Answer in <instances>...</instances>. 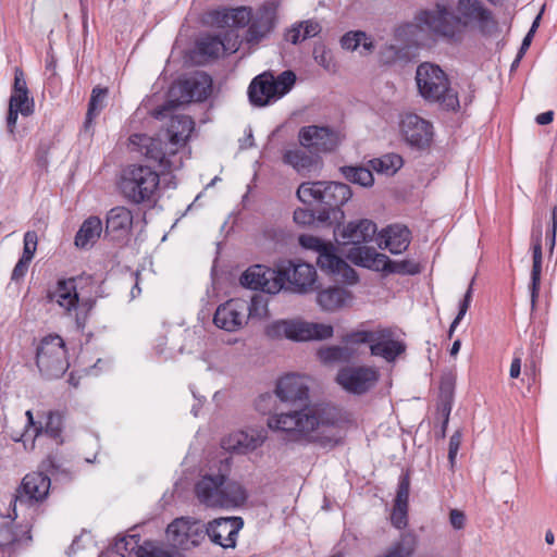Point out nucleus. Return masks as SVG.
<instances>
[{
  "label": "nucleus",
  "mask_w": 557,
  "mask_h": 557,
  "mask_svg": "<svg viewBox=\"0 0 557 557\" xmlns=\"http://www.w3.org/2000/svg\"><path fill=\"white\" fill-rule=\"evenodd\" d=\"M344 349L339 346H331L319 351V357L323 362H334L342 359Z\"/></svg>",
  "instance_id": "680f3d73"
},
{
  "label": "nucleus",
  "mask_w": 557,
  "mask_h": 557,
  "mask_svg": "<svg viewBox=\"0 0 557 557\" xmlns=\"http://www.w3.org/2000/svg\"><path fill=\"white\" fill-rule=\"evenodd\" d=\"M194 129L193 120L183 114H175L171 117L164 134L169 143L163 149V141L160 137H152L146 134H134L129 137V148L146 158L153 160L164 171L180 170L184 164V146Z\"/></svg>",
  "instance_id": "7ed1b4c3"
},
{
  "label": "nucleus",
  "mask_w": 557,
  "mask_h": 557,
  "mask_svg": "<svg viewBox=\"0 0 557 557\" xmlns=\"http://www.w3.org/2000/svg\"><path fill=\"white\" fill-rule=\"evenodd\" d=\"M471 298H472V287L470 285L468 290H467V293L465 294L463 300L459 305L458 314L454 319V321H453V323L450 325V329H449V334L450 335L454 332V330L456 329V326L460 323L462 318L466 315L467 310L469 309V306H470V302H471Z\"/></svg>",
  "instance_id": "13d9d810"
},
{
  "label": "nucleus",
  "mask_w": 557,
  "mask_h": 557,
  "mask_svg": "<svg viewBox=\"0 0 557 557\" xmlns=\"http://www.w3.org/2000/svg\"><path fill=\"white\" fill-rule=\"evenodd\" d=\"M391 521L395 528L404 529L408 523V505L394 504Z\"/></svg>",
  "instance_id": "5fc2aeb1"
},
{
  "label": "nucleus",
  "mask_w": 557,
  "mask_h": 557,
  "mask_svg": "<svg viewBox=\"0 0 557 557\" xmlns=\"http://www.w3.org/2000/svg\"><path fill=\"white\" fill-rule=\"evenodd\" d=\"M205 537V524L191 517L176 518L165 530V540L169 546L181 550L199 546Z\"/></svg>",
  "instance_id": "f8f14e48"
},
{
  "label": "nucleus",
  "mask_w": 557,
  "mask_h": 557,
  "mask_svg": "<svg viewBox=\"0 0 557 557\" xmlns=\"http://www.w3.org/2000/svg\"><path fill=\"white\" fill-rule=\"evenodd\" d=\"M466 515L458 509H451L449 512V522L455 530H461L466 525Z\"/></svg>",
  "instance_id": "338daca9"
},
{
  "label": "nucleus",
  "mask_w": 557,
  "mask_h": 557,
  "mask_svg": "<svg viewBox=\"0 0 557 557\" xmlns=\"http://www.w3.org/2000/svg\"><path fill=\"white\" fill-rule=\"evenodd\" d=\"M471 298H472V287L470 285L468 290H467V293L465 294L463 300L459 305L458 314L454 319V321H453V323L450 325V329H449V334L450 335L454 332V330L456 329V326L460 323L462 318L466 315L467 310L469 309V306H470V302H471Z\"/></svg>",
  "instance_id": "bf43d9fd"
},
{
  "label": "nucleus",
  "mask_w": 557,
  "mask_h": 557,
  "mask_svg": "<svg viewBox=\"0 0 557 557\" xmlns=\"http://www.w3.org/2000/svg\"><path fill=\"white\" fill-rule=\"evenodd\" d=\"M75 281V289L79 296V305L90 308L98 296L99 286L91 275H81L73 277Z\"/></svg>",
  "instance_id": "58836bf2"
},
{
  "label": "nucleus",
  "mask_w": 557,
  "mask_h": 557,
  "mask_svg": "<svg viewBox=\"0 0 557 557\" xmlns=\"http://www.w3.org/2000/svg\"><path fill=\"white\" fill-rule=\"evenodd\" d=\"M380 380L377 368L371 366H345L336 375V383L348 394L363 395L375 387Z\"/></svg>",
  "instance_id": "ddd939ff"
},
{
  "label": "nucleus",
  "mask_w": 557,
  "mask_h": 557,
  "mask_svg": "<svg viewBox=\"0 0 557 557\" xmlns=\"http://www.w3.org/2000/svg\"><path fill=\"white\" fill-rule=\"evenodd\" d=\"M230 471V460L224 458L199 476L195 484V495L200 504L210 508L231 509L246 503L247 490L240 482L228 479Z\"/></svg>",
  "instance_id": "20e7f679"
},
{
  "label": "nucleus",
  "mask_w": 557,
  "mask_h": 557,
  "mask_svg": "<svg viewBox=\"0 0 557 557\" xmlns=\"http://www.w3.org/2000/svg\"><path fill=\"white\" fill-rule=\"evenodd\" d=\"M406 350V344L398 339L388 327H376V335L371 346V355L394 362Z\"/></svg>",
  "instance_id": "a878e982"
},
{
  "label": "nucleus",
  "mask_w": 557,
  "mask_h": 557,
  "mask_svg": "<svg viewBox=\"0 0 557 557\" xmlns=\"http://www.w3.org/2000/svg\"><path fill=\"white\" fill-rule=\"evenodd\" d=\"M244 521L240 517L218 518L205 525L210 541L223 548H234Z\"/></svg>",
  "instance_id": "6ab92c4d"
},
{
  "label": "nucleus",
  "mask_w": 557,
  "mask_h": 557,
  "mask_svg": "<svg viewBox=\"0 0 557 557\" xmlns=\"http://www.w3.org/2000/svg\"><path fill=\"white\" fill-rule=\"evenodd\" d=\"M556 230H557V206H555L552 210L550 224L548 225V227L545 232V242H546V246L548 247L550 253H553L555 244H556Z\"/></svg>",
  "instance_id": "4d7b16f0"
},
{
  "label": "nucleus",
  "mask_w": 557,
  "mask_h": 557,
  "mask_svg": "<svg viewBox=\"0 0 557 557\" xmlns=\"http://www.w3.org/2000/svg\"><path fill=\"white\" fill-rule=\"evenodd\" d=\"M108 90L96 87L92 89L88 111L86 115L85 127H89L95 116H97L104 107Z\"/></svg>",
  "instance_id": "49530a36"
},
{
  "label": "nucleus",
  "mask_w": 557,
  "mask_h": 557,
  "mask_svg": "<svg viewBox=\"0 0 557 557\" xmlns=\"http://www.w3.org/2000/svg\"><path fill=\"white\" fill-rule=\"evenodd\" d=\"M410 482L407 475L400 478L395 504L408 505Z\"/></svg>",
  "instance_id": "e2e57ef3"
},
{
  "label": "nucleus",
  "mask_w": 557,
  "mask_h": 557,
  "mask_svg": "<svg viewBox=\"0 0 557 557\" xmlns=\"http://www.w3.org/2000/svg\"><path fill=\"white\" fill-rule=\"evenodd\" d=\"M30 541L32 536L26 528H15L8 522L0 524V557H14Z\"/></svg>",
  "instance_id": "bb28decb"
},
{
  "label": "nucleus",
  "mask_w": 557,
  "mask_h": 557,
  "mask_svg": "<svg viewBox=\"0 0 557 557\" xmlns=\"http://www.w3.org/2000/svg\"><path fill=\"white\" fill-rule=\"evenodd\" d=\"M315 301L322 311L333 313L350 306L354 295L344 286L333 285L319 290Z\"/></svg>",
  "instance_id": "c85d7f7f"
},
{
  "label": "nucleus",
  "mask_w": 557,
  "mask_h": 557,
  "mask_svg": "<svg viewBox=\"0 0 557 557\" xmlns=\"http://www.w3.org/2000/svg\"><path fill=\"white\" fill-rule=\"evenodd\" d=\"M298 141L302 148L318 156L334 151L341 143V136L330 127L309 125L299 129Z\"/></svg>",
  "instance_id": "dca6fc26"
},
{
  "label": "nucleus",
  "mask_w": 557,
  "mask_h": 557,
  "mask_svg": "<svg viewBox=\"0 0 557 557\" xmlns=\"http://www.w3.org/2000/svg\"><path fill=\"white\" fill-rule=\"evenodd\" d=\"M295 82L296 75L292 71H284L276 77L270 73L260 74L249 86V99L255 106L270 104L286 95Z\"/></svg>",
  "instance_id": "9d476101"
},
{
  "label": "nucleus",
  "mask_w": 557,
  "mask_h": 557,
  "mask_svg": "<svg viewBox=\"0 0 557 557\" xmlns=\"http://www.w3.org/2000/svg\"><path fill=\"white\" fill-rule=\"evenodd\" d=\"M211 90V77L205 72H196L190 77L172 87L171 96L175 97L176 91H180L181 96L176 99L180 103L202 101L209 97Z\"/></svg>",
  "instance_id": "412c9836"
},
{
  "label": "nucleus",
  "mask_w": 557,
  "mask_h": 557,
  "mask_svg": "<svg viewBox=\"0 0 557 557\" xmlns=\"http://www.w3.org/2000/svg\"><path fill=\"white\" fill-rule=\"evenodd\" d=\"M264 334L273 341L287 339L295 343L329 339L334 327L324 322L308 321L301 317L277 319L267 324Z\"/></svg>",
  "instance_id": "6e6552de"
},
{
  "label": "nucleus",
  "mask_w": 557,
  "mask_h": 557,
  "mask_svg": "<svg viewBox=\"0 0 557 557\" xmlns=\"http://www.w3.org/2000/svg\"><path fill=\"white\" fill-rule=\"evenodd\" d=\"M268 426L287 434L296 442H317L321 445L338 441L337 412L329 406H314L301 411L271 416Z\"/></svg>",
  "instance_id": "f03ea898"
},
{
  "label": "nucleus",
  "mask_w": 557,
  "mask_h": 557,
  "mask_svg": "<svg viewBox=\"0 0 557 557\" xmlns=\"http://www.w3.org/2000/svg\"><path fill=\"white\" fill-rule=\"evenodd\" d=\"M265 440L263 431L256 429L240 430L231 433L222 441L226 450L246 454L260 447Z\"/></svg>",
  "instance_id": "2f4dec72"
},
{
  "label": "nucleus",
  "mask_w": 557,
  "mask_h": 557,
  "mask_svg": "<svg viewBox=\"0 0 557 557\" xmlns=\"http://www.w3.org/2000/svg\"><path fill=\"white\" fill-rule=\"evenodd\" d=\"M403 164V158L396 153H387L370 161L373 171L387 176L394 175Z\"/></svg>",
  "instance_id": "a19ab883"
},
{
  "label": "nucleus",
  "mask_w": 557,
  "mask_h": 557,
  "mask_svg": "<svg viewBox=\"0 0 557 557\" xmlns=\"http://www.w3.org/2000/svg\"><path fill=\"white\" fill-rule=\"evenodd\" d=\"M208 17L211 25L220 28L244 27L249 24L246 40L253 45L264 38L274 27L275 7L264 4L255 14L246 7L222 8L211 11Z\"/></svg>",
  "instance_id": "39448f33"
},
{
  "label": "nucleus",
  "mask_w": 557,
  "mask_h": 557,
  "mask_svg": "<svg viewBox=\"0 0 557 557\" xmlns=\"http://www.w3.org/2000/svg\"><path fill=\"white\" fill-rule=\"evenodd\" d=\"M342 47L346 50L362 49L363 53H369L373 49L372 39L363 32H350L342 37Z\"/></svg>",
  "instance_id": "37998d69"
},
{
  "label": "nucleus",
  "mask_w": 557,
  "mask_h": 557,
  "mask_svg": "<svg viewBox=\"0 0 557 557\" xmlns=\"http://www.w3.org/2000/svg\"><path fill=\"white\" fill-rule=\"evenodd\" d=\"M321 32L318 22L308 20L293 25L286 33L285 38L293 45H297L308 38L317 36Z\"/></svg>",
  "instance_id": "ea45409f"
},
{
  "label": "nucleus",
  "mask_w": 557,
  "mask_h": 557,
  "mask_svg": "<svg viewBox=\"0 0 557 557\" xmlns=\"http://www.w3.org/2000/svg\"><path fill=\"white\" fill-rule=\"evenodd\" d=\"M103 231L100 218L91 215L87 218L77 231L74 244L77 248L88 249L100 238Z\"/></svg>",
  "instance_id": "e433bc0d"
},
{
  "label": "nucleus",
  "mask_w": 557,
  "mask_h": 557,
  "mask_svg": "<svg viewBox=\"0 0 557 557\" xmlns=\"http://www.w3.org/2000/svg\"><path fill=\"white\" fill-rule=\"evenodd\" d=\"M247 320L260 321L269 315L268 299L262 295H255L247 300Z\"/></svg>",
  "instance_id": "a18cd8bd"
},
{
  "label": "nucleus",
  "mask_w": 557,
  "mask_h": 557,
  "mask_svg": "<svg viewBox=\"0 0 557 557\" xmlns=\"http://www.w3.org/2000/svg\"><path fill=\"white\" fill-rule=\"evenodd\" d=\"M400 54V50L394 45H386L380 51V60L383 63L389 64L395 62Z\"/></svg>",
  "instance_id": "69168bd1"
},
{
  "label": "nucleus",
  "mask_w": 557,
  "mask_h": 557,
  "mask_svg": "<svg viewBox=\"0 0 557 557\" xmlns=\"http://www.w3.org/2000/svg\"><path fill=\"white\" fill-rule=\"evenodd\" d=\"M9 106L20 111L23 116H29L35 111V101L32 97H29V91L12 92L10 96Z\"/></svg>",
  "instance_id": "de8ad7c7"
},
{
  "label": "nucleus",
  "mask_w": 557,
  "mask_h": 557,
  "mask_svg": "<svg viewBox=\"0 0 557 557\" xmlns=\"http://www.w3.org/2000/svg\"><path fill=\"white\" fill-rule=\"evenodd\" d=\"M387 262L388 264L383 269V272L386 273L414 275L421 271L419 263L413 260L393 261L387 257Z\"/></svg>",
  "instance_id": "8fccbe9b"
},
{
  "label": "nucleus",
  "mask_w": 557,
  "mask_h": 557,
  "mask_svg": "<svg viewBox=\"0 0 557 557\" xmlns=\"http://www.w3.org/2000/svg\"><path fill=\"white\" fill-rule=\"evenodd\" d=\"M347 258L356 265L373 271H382L388 264L387 256L364 245L352 246L347 251Z\"/></svg>",
  "instance_id": "f704fd0d"
},
{
  "label": "nucleus",
  "mask_w": 557,
  "mask_h": 557,
  "mask_svg": "<svg viewBox=\"0 0 557 557\" xmlns=\"http://www.w3.org/2000/svg\"><path fill=\"white\" fill-rule=\"evenodd\" d=\"M324 182H305L297 189V198L307 205L321 203Z\"/></svg>",
  "instance_id": "79ce46f5"
},
{
  "label": "nucleus",
  "mask_w": 557,
  "mask_h": 557,
  "mask_svg": "<svg viewBox=\"0 0 557 557\" xmlns=\"http://www.w3.org/2000/svg\"><path fill=\"white\" fill-rule=\"evenodd\" d=\"M453 393L454 385L449 381H444L441 384V403L438 404V414L445 419V424H448L449 416L453 407Z\"/></svg>",
  "instance_id": "09e8293b"
},
{
  "label": "nucleus",
  "mask_w": 557,
  "mask_h": 557,
  "mask_svg": "<svg viewBox=\"0 0 557 557\" xmlns=\"http://www.w3.org/2000/svg\"><path fill=\"white\" fill-rule=\"evenodd\" d=\"M247 309L246 299H230L216 308L213 322L219 329L226 332H236L248 323Z\"/></svg>",
  "instance_id": "a211bd4d"
},
{
  "label": "nucleus",
  "mask_w": 557,
  "mask_h": 557,
  "mask_svg": "<svg viewBox=\"0 0 557 557\" xmlns=\"http://www.w3.org/2000/svg\"><path fill=\"white\" fill-rule=\"evenodd\" d=\"M461 441H462V433L459 430L456 431L450 436L449 445H448V460H449V463H450L451 468L455 465V460H456L458 450L460 448Z\"/></svg>",
  "instance_id": "052dcab7"
},
{
  "label": "nucleus",
  "mask_w": 557,
  "mask_h": 557,
  "mask_svg": "<svg viewBox=\"0 0 557 557\" xmlns=\"http://www.w3.org/2000/svg\"><path fill=\"white\" fill-rule=\"evenodd\" d=\"M36 363L41 374L48 379L63 375L69 368L63 338L59 335L45 336L37 347Z\"/></svg>",
  "instance_id": "9b49d317"
},
{
  "label": "nucleus",
  "mask_w": 557,
  "mask_h": 557,
  "mask_svg": "<svg viewBox=\"0 0 557 557\" xmlns=\"http://www.w3.org/2000/svg\"><path fill=\"white\" fill-rule=\"evenodd\" d=\"M201 364L205 366V370L209 372L220 373L222 371L220 356L214 350H206L200 357Z\"/></svg>",
  "instance_id": "864d4df0"
},
{
  "label": "nucleus",
  "mask_w": 557,
  "mask_h": 557,
  "mask_svg": "<svg viewBox=\"0 0 557 557\" xmlns=\"http://www.w3.org/2000/svg\"><path fill=\"white\" fill-rule=\"evenodd\" d=\"M239 42V36L234 30L225 33L223 38L220 36L203 35L196 42V52L203 58H218L225 52H236Z\"/></svg>",
  "instance_id": "393cba45"
},
{
  "label": "nucleus",
  "mask_w": 557,
  "mask_h": 557,
  "mask_svg": "<svg viewBox=\"0 0 557 557\" xmlns=\"http://www.w3.org/2000/svg\"><path fill=\"white\" fill-rule=\"evenodd\" d=\"M73 277L59 280L55 286L48 292L49 301L58 305L65 313L71 314L79 305V296L75 289Z\"/></svg>",
  "instance_id": "473e14b6"
},
{
  "label": "nucleus",
  "mask_w": 557,
  "mask_h": 557,
  "mask_svg": "<svg viewBox=\"0 0 557 557\" xmlns=\"http://www.w3.org/2000/svg\"><path fill=\"white\" fill-rule=\"evenodd\" d=\"M240 284L251 289H260L275 295L283 288V278L278 268L271 269L262 264H255L242 274Z\"/></svg>",
  "instance_id": "f3484780"
},
{
  "label": "nucleus",
  "mask_w": 557,
  "mask_h": 557,
  "mask_svg": "<svg viewBox=\"0 0 557 557\" xmlns=\"http://www.w3.org/2000/svg\"><path fill=\"white\" fill-rule=\"evenodd\" d=\"M377 227L369 219L351 221L334 230V236L339 245L359 246L369 243L376 234Z\"/></svg>",
  "instance_id": "b1692460"
},
{
  "label": "nucleus",
  "mask_w": 557,
  "mask_h": 557,
  "mask_svg": "<svg viewBox=\"0 0 557 557\" xmlns=\"http://www.w3.org/2000/svg\"><path fill=\"white\" fill-rule=\"evenodd\" d=\"M30 261H25L24 259H21L15 264L13 271H12V280L18 281L23 278L28 270Z\"/></svg>",
  "instance_id": "774afa93"
},
{
  "label": "nucleus",
  "mask_w": 557,
  "mask_h": 557,
  "mask_svg": "<svg viewBox=\"0 0 557 557\" xmlns=\"http://www.w3.org/2000/svg\"><path fill=\"white\" fill-rule=\"evenodd\" d=\"M133 226V212L123 206L114 207L107 213L106 231L113 239L129 235Z\"/></svg>",
  "instance_id": "72a5a7b5"
},
{
  "label": "nucleus",
  "mask_w": 557,
  "mask_h": 557,
  "mask_svg": "<svg viewBox=\"0 0 557 557\" xmlns=\"http://www.w3.org/2000/svg\"><path fill=\"white\" fill-rule=\"evenodd\" d=\"M497 27L494 12L482 0H456L453 7L436 1L419 9L411 22L395 29V38L408 45H423L428 38H440L458 44L470 32L491 34Z\"/></svg>",
  "instance_id": "f257e3e1"
},
{
  "label": "nucleus",
  "mask_w": 557,
  "mask_h": 557,
  "mask_svg": "<svg viewBox=\"0 0 557 557\" xmlns=\"http://www.w3.org/2000/svg\"><path fill=\"white\" fill-rule=\"evenodd\" d=\"M399 128L404 139L412 147L424 148L433 137L431 123L414 113L403 114Z\"/></svg>",
  "instance_id": "aec40b11"
},
{
  "label": "nucleus",
  "mask_w": 557,
  "mask_h": 557,
  "mask_svg": "<svg viewBox=\"0 0 557 557\" xmlns=\"http://www.w3.org/2000/svg\"><path fill=\"white\" fill-rule=\"evenodd\" d=\"M299 244L305 249L312 250L318 255L317 263L321 270L339 275L348 284L357 283V272L336 255L332 243L313 235H301Z\"/></svg>",
  "instance_id": "1a4fd4ad"
},
{
  "label": "nucleus",
  "mask_w": 557,
  "mask_h": 557,
  "mask_svg": "<svg viewBox=\"0 0 557 557\" xmlns=\"http://www.w3.org/2000/svg\"><path fill=\"white\" fill-rule=\"evenodd\" d=\"M419 95L430 103L444 110L456 111L459 108L458 92L450 86L447 74L436 64L421 63L416 71Z\"/></svg>",
  "instance_id": "423d86ee"
},
{
  "label": "nucleus",
  "mask_w": 557,
  "mask_h": 557,
  "mask_svg": "<svg viewBox=\"0 0 557 557\" xmlns=\"http://www.w3.org/2000/svg\"><path fill=\"white\" fill-rule=\"evenodd\" d=\"M308 380L306 376L288 373L277 380L275 395L283 403L295 404L308 398Z\"/></svg>",
  "instance_id": "cd10ccee"
},
{
  "label": "nucleus",
  "mask_w": 557,
  "mask_h": 557,
  "mask_svg": "<svg viewBox=\"0 0 557 557\" xmlns=\"http://www.w3.org/2000/svg\"><path fill=\"white\" fill-rule=\"evenodd\" d=\"M542 239H543V225H542V222L539 221L533 224L532 234H531L533 264H532V271H531L530 293H531L532 308H534L536 305L540 285H541L542 260H543Z\"/></svg>",
  "instance_id": "7c9ffc66"
},
{
  "label": "nucleus",
  "mask_w": 557,
  "mask_h": 557,
  "mask_svg": "<svg viewBox=\"0 0 557 557\" xmlns=\"http://www.w3.org/2000/svg\"><path fill=\"white\" fill-rule=\"evenodd\" d=\"M25 416L26 424L24 426V431L22 433L11 434L13 441H23L25 446L27 441H30V448H34L35 441L41 436L50 437L57 445L63 443V438L61 436L63 419L59 412H50L47 416L45 426L41 424L37 425V423L34 421L33 412L30 410H27Z\"/></svg>",
  "instance_id": "4468645a"
},
{
  "label": "nucleus",
  "mask_w": 557,
  "mask_h": 557,
  "mask_svg": "<svg viewBox=\"0 0 557 557\" xmlns=\"http://www.w3.org/2000/svg\"><path fill=\"white\" fill-rule=\"evenodd\" d=\"M380 248H386L392 253L398 255L405 251L410 244V232L403 225H391L380 234Z\"/></svg>",
  "instance_id": "c9c22d12"
},
{
  "label": "nucleus",
  "mask_w": 557,
  "mask_h": 557,
  "mask_svg": "<svg viewBox=\"0 0 557 557\" xmlns=\"http://www.w3.org/2000/svg\"><path fill=\"white\" fill-rule=\"evenodd\" d=\"M305 149L301 146L286 149L283 153L284 163L301 175L318 173L322 169L321 158Z\"/></svg>",
  "instance_id": "c756f323"
},
{
  "label": "nucleus",
  "mask_w": 557,
  "mask_h": 557,
  "mask_svg": "<svg viewBox=\"0 0 557 557\" xmlns=\"http://www.w3.org/2000/svg\"><path fill=\"white\" fill-rule=\"evenodd\" d=\"M37 249V234L33 231H28L24 235V248L21 259L25 261H32Z\"/></svg>",
  "instance_id": "6e6d98bb"
},
{
  "label": "nucleus",
  "mask_w": 557,
  "mask_h": 557,
  "mask_svg": "<svg viewBox=\"0 0 557 557\" xmlns=\"http://www.w3.org/2000/svg\"><path fill=\"white\" fill-rule=\"evenodd\" d=\"M341 171L346 180L362 187H370L374 183L372 171L368 168L343 166Z\"/></svg>",
  "instance_id": "c03bdc74"
},
{
  "label": "nucleus",
  "mask_w": 557,
  "mask_h": 557,
  "mask_svg": "<svg viewBox=\"0 0 557 557\" xmlns=\"http://www.w3.org/2000/svg\"><path fill=\"white\" fill-rule=\"evenodd\" d=\"M352 196L350 187L344 183L324 182L322 205L335 209L344 206Z\"/></svg>",
  "instance_id": "4c0bfd02"
},
{
  "label": "nucleus",
  "mask_w": 557,
  "mask_h": 557,
  "mask_svg": "<svg viewBox=\"0 0 557 557\" xmlns=\"http://www.w3.org/2000/svg\"><path fill=\"white\" fill-rule=\"evenodd\" d=\"M313 58L315 62L326 71H334L335 63L333 60V55L324 45L318 44L314 46Z\"/></svg>",
  "instance_id": "603ef678"
},
{
  "label": "nucleus",
  "mask_w": 557,
  "mask_h": 557,
  "mask_svg": "<svg viewBox=\"0 0 557 557\" xmlns=\"http://www.w3.org/2000/svg\"><path fill=\"white\" fill-rule=\"evenodd\" d=\"M113 552L121 557H180L152 543L140 545L138 534L117 537L113 545Z\"/></svg>",
  "instance_id": "5701e85b"
},
{
  "label": "nucleus",
  "mask_w": 557,
  "mask_h": 557,
  "mask_svg": "<svg viewBox=\"0 0 557 557\" xmlns=\"http://www.w3.org/2000/svg\"><path fill=\"white\" fill-rule=\"evenodd\" d=\"M278 272L283 278V285L297 294H307L313 289L318 275L315 268L307 262L286 260L278 264Z\"/></svg>",
  "instance_id": "2eb2a0df"
},
{
  "label": "nucleus",
  "mask_w": 557,
  "mask_h": 557,
  "mask_svg": "<svg viewBox=\"0 0 557 557\" xmlns=\"http://www.w3.org/2000/svg\"><path fill=\"white\" fill-rule=\"evenodd\" d=\"M314 213L312 210L298 208L294 212V221L302 226L310 225L314 222Z\"/></svg>",
  "instance_id": "0e129e2a"
},
{
  "label": "nucleus",
  "mask_w": 557,
  "mask_h": 557,
  "mask_svg": "<svg viewBox=\"0 0 557 557\" xmlns=\"http://www.w3.org/2000/svg\"><path fill=\"white\" fill-rule=\"evenodd\" d=\"M376 335V329L368 330L364 327L356 329L349 333H347L343 341L347 345H361L367 344L369 345V348L371 349V346L373 345L374 338Z\"/></svg>",
  "instance_id": "3c124183"
},
{
  "label": "nucleus",
  "mask_w": 557,
  "mask_h": 557,
  "mask_svg": "<svg viewBox=\"0 0 557 557\" xmlns=\"http://www.w3.org/2000/svg\"><path fill=\"white\" fill-rule=\"evenodd\" d=\"M50 478L42 472H30L26 474L17 488L15 502L33 505L44 502L50 491Z\"/></svg>",
  "instance_id": "4be33fe9"
},
{
  "label": "nucleus",
  "mask_w": 557,
  "mask_h": 557,
  "mask_svg": "<svg viewBox=\"0 0 557 557\" xmlns=\"http://www.w3.org/2000/svg\"><path fill=\"white\" fill-rule=\"evenodd\" d=\"M120 190L134 205L153 203L159 198L160 175L148 165L131 164L122 171Z\"/></svg>",
  "instance_id": "0eeeda50"
}]
</instances>
